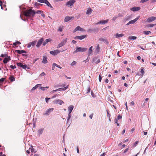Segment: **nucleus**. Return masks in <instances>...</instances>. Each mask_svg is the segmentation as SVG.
<instances>
[{
    "mask_svg": "<svg viewBox=\"0 0 156 156\" xmlns=\"http://www.w3.org/2000/svg\"><path fill=\"white\" fill-rule=\"evenodd\" d=\"M52 41L51 39L50 38L47 39L43 42V45L44 46H45L46 44L48 43V42L51 41Z\"/></svg>",
    "mask_w": 156,
    "mask_h": 156,
    "instance_id": "f3484780",
    "label": "nucleus"
},
{
    "mask_svg": "<svg viewBox=\"0 0 156 156\" xmlns=\"http://www.w3.org/2000/svg\"><path fill=\"white\" fill-rule=\"evenodd\" d=\"M151 33L150 31H144V33L146 35H148Z\"/></svg>",
    "mask_w": 156,
    "mask_h": 156,
    "instance_id": "ea45409f",
    "label": "nucleus"
},
{
    "mask_svg": "<svg viewBox=\"0 0 156 156\" xmlns=\"http://www.w3.org/2000/svg\"><path fill=\"white\" fill-rule=\"evenodd\" d=\"M11 60L10 56H7L4 59L3 62L4 63L6 64Z\"/></svg>",
    "mask_w": 156,
    "mask_h": 156,
    "instance_id": "ddd939ff",
    "label": "nucleus"
},
{
    "mask_svg": "<svg viewBox=\"0 0 156 156\" xmlns=\"http://www.w3.org/2000/svg\"><path fill=\"white\" fill-rule=\"evenodd\" d=\"M149 0H141V1H140V2L141 3H144V2H147L148 1H149Z\"/></svg>",
    "mask_w": 156,
    "mask_h": 156,
    "instance_id": "4d7b16f0",
    "label": "nucleus"
},
{
    "mask_svg": "<svg viewBox=\"0 0 156 156\" xmlns=\"http://www.w3.org/2000/svg\"><path fill=\"white\" fill-rule=\"evenodd\" d=\"M37 41H35L31 42L27 44V47L28 48H29L31 46L34 47L35 46L36 44V43Z\"/></svg>",
    "mask_w": 156,
    "mask_h": 156,
    "instance_id": "0eeeda50",
    "label": "nucleus"
},
{
    "mask_svg": "<svg viewBox=\"0 0 156 156\" xmlns=\"http://www.w3.org/2000/svg\"><path fill=\"white\" fill-rule=\"evenodd\" d=\"M7 55H3V54H2L1 55V57H7Z\"/></svg>",
    "mask_w": 156,
    "mask_h": 156,
    "instance_id": "680f3d73",
    "label": "nucleus"
},
{
    "mask_svg": "<svg viewBox=\"0 0 156 156\" xmlns=\"http://www.w3.org/2000/svg\"><path fill=\"white\" fill-rule=\"evenodd\" d=\"M140 72L141 73V75L142 76L144 73V70L143 69H141Z\"/></svg>",
    "mask_w": 156,
    "mask_h": 156,
    "instance_id": "58836bf2",
    "label": "nucleus"
},
{
    "mask_svg": "<svg viewBox=\"0 0 156 156\" xmlns=\"http://www.w3.org/2000/svg\"><path fill=\"white\" fill-rule=\"evenodd\" d=\"M122 118V116H121L119 114L118 115L117 117V119H121Z\"/></svg>",
    "mask_w": 156,
    "mask_h": 156,
    "instance_id": "09e8293b",
    "label": "nucleus"
},
{
    "mask_svg": "<svg viewBox=\"0 0 156 156\" xmlns=\"http://www.w3.org/2000/svg\"><path fill=\"white\" fill-rule=\"evenodd\" d=\"M93 61L95 62L96 64H98L100 62V59H98L97 58H93Z\"/></svg>",
    "mask_w": 156,
    "mask_h": 156,
    "instance_id": "4be33fe9",
    "label": "nucleus"
},
{
    "mask_svg": "<svg viewBox=\"0 0 156 156\" xmlns=\"http://www.w3.org/2000/svg\"><path fill=\"white\" fill-rule=\"evenodd\" d=\"M147 27H154V25H153L152 24H148L147 25Z\"/></svg>",
    "mask_w": 156,
    "mask_h": 156,
    "instance_id": "603ef678",
    "label": "nucleus"
},
{
    "mask_svg": "<svg viewBox=\"0 0 156 156\" xmlns=\"http://www.w3.org/2000/svg\"><path fill=\"white\" fill-rule=\"evenodd\" d=\"M60 52V51L58 50H56L54 51H50V53L53 55H55L59 53Z\"/></svg>",
    "mask_w": 156,
    "mask_h": 156,
    "instance_id": "1a4fd4ad",
    "label": "nucleus"
},
{
    "mask_svg": "<svg viewBox=\"0 0 156 156\" xmlns=\"http://www.w3.org/2000/svg\"><path fill=\"white\" fill-rule=\"evenodd\" d=\"M106 111L107 112V116H108V117H110V114H109H109L108 110H106Z\"/></svg>",
    "mask_w": 156,
    "mask_h": 156,
    "instance_id": "0e129e2a",
    "label": "nucleus"
},
{
    "mask_svg": "<svg viewBox=\"0 0 156 156\" xmlns=\"http://www.w3.org/2000/svg\"><path fill=\"white\" fill-rule=\"evenodd\" d=\"M138 141H136V142H135L134 143V145H133V146L134 147H135L136 146V145L138 144Z\"/></svg>",
    "mask_w": 156,
    "mask_h": 156,
    "instance_id": "864d4df0",
    "label": "nucleus"
},
{
    "mask_svg": "<svg viewBox=\"0 0 156 156\" xmlns=\"http://www.w3.org/2000/svg\"><path fill=\"white\" fill-rule=\"evenodd\" d=\"M117 17H118L117 16H116L114 17L112 19V20L113 21H115L117 19Z\"/></svg>",
    "mask_w": 156,
    "mask_h": 156,
    "instance_id": "5fc2aeb1",
    "label": "nucleus"
},
{
    "mask_svg": "<svg viewBox=\"0 0 156 156\" xmlns=\"http://www.w3.org/2000/svg\"><path fill=\"white\" fill-rule=\"evenodd\" d=\"M87 37V35H83L82 36H76L74 37L75 39L82 40Z\"/></svg>",
    "mask_w": 156,
    "mask_h": 156,
    "instance_id": "6e6552de",
    "label": "nucleus"
},
{
    "mask_svg": "<svg viewBox=\"0 0 156 156\" xmlns=\"http://www.w3.org/2000/svg\"><path fill=\"white\" fill-rule=\"evenodd\" d=\"M140 9V8L139 7H134L130 9L131 10L135 12L139 11Z\"/></svg>",
    "mask_w": 156,
    "mask_h": 156,
    "instance_id": "dca6fc26",
    "label": "nucleus"
},
{
    "mask_svg": "<svg viewBox=\"0 0 156 156\" xmlns=\"http://www.w3.org/2000/svg\"><path fill=\"white\" fill-rule=\"evenodd\" d=\"M99 40L100 41H102L106 44L108 43V41L106 39H104L103 38H100L99 39Z\"/></svg>",
    "mask_w": 156,
    "mask_h": 156,
    "instance_id": "b1692460",
    "label": "nucleus"
},
{
    "mask_svg": "<svg viewBox=\"0 0 156 156\" xmlns=\"http://www.w3.org/2000/svg\"><path fill=\"white\" fill-rule=\"evenodd\" d=\"M76 63V62L75 61H73V62L71 63V66H73L75 65Z\"/></svg>",
    "mask_w": 156,
    "mask_h": 156,
    "instance_id": "49530a36",
    "label": "nucleus"
},
{
    "mask_svg": "<svg viewBox=\"0 0 156 156\" xmlns=\"http://www.w3.org/2000/svg\"><path fill=\"white\" fill-rule=\"evenodd\" d=\"M35 13V11L31 9L26 10L23 12V14L25 16L29 17H33Z\"/></svg>",
    "mask_w": 156,
    "mask_h": 156,
    "instance_id": "f257e3e1",
    "label": "nucleus"
},
{
    "mask_svg": "<svg viewBox=\"0 0 156 156\" xmlns=\"http://www.w3.org/2000/svg\"><path fill=\"white\" fill-rule=\"evenodd\" d=\"M108 20H101V21H99V22H98V23H97L96 24L98 25L99 24H105V23H107L108 22Z\"/></svg>",
    "mask_w": 156,
    "mask_h": 156,
    "instance_id": "2eb2a0df",
    "label": "nucleus"
},
{
    "mask_svg": "<svg viewBox=\"0 0 156 156\" xmlns=\"http://www.w3.org/2000/svg\"><path fill=\"white\" fill-rule=\"evenodd\" d=\"M129 150V148H128L125 150L124 152H123V153H125L127 151H128V150Z\"/></svg>",
    "mask_w": 156,
    "mask_h": 156,
    "instance_id": "6e6d98bb",
    "label": "nucleus"
},
{
    "mask_svg": "<svg viewBox=\"0 0 156 156\" xmlns=\"http://www.w3.org/2000/svg\"><path fill=\"white\" fill-rule=\"evenodd\" d=\"M69 86L67 85L66 87H64L63 88H61V91L63 90V91H65V90L67 89L68 88Z\"/></svg>",
    "mask_w": 156,
    "mask_h": 156,
    "instance_id": "72a5a7b5",
    "label": "nucleus"
},
{
    "mask_svg": "<svg viewBox=\"0 0 156 156\" xmlns=\"http://www.w3.org/2000/svg\"><path fill=\"white\" fill-rule=\"evenodd\" d=\"M71 114H68V116L67 117V123L68 122L69 120L70 119L71 117Z\"/></svg>",
    "mask_w": 156,
    "mask_h": 156,
    "instance_id": "4c0bfd02",
    "label": "nucleus"
},
{
    "mask_svg": "<svg viewBox=\"0 0 156 156\" xmlns=\"http://www.w3.org/2000/svg\"><path fill=\"white\" fill-rule=\"evenodd\" d=\"M102 80V77L99 75V80L100 82H101Z\"/></svg>",
    "mask_w": 156,
    "mask_h": 156,
    "instance_id": "13d9d810",
    "label": "nucleus"
},
{
    "mask_svg": "<svg viewBox=\"0 0 156 156\" xmlns=\"http://www.w3.org/2000/svg\"><path fill=\"white\" fill-rule=\"evenodd\" d=\"M16 65L17 66L20 67H21L24 69H30V68L27 65H23V64L22 63H17Z\"/></svg>",
    "mask_w": 156,
    "mask_h": 156,
    "instance_id": "7ed1b4c3",
    "label": "nucleus"
},
{
    "mask_svg": "<svg viewBox=\"0 0 156 156\" xmlns=\"http://www.w3.org/2000/svg\"><path fill=\"white\" fill-rule=\"evenodd\" d=\"M118 16V17H122L123 16L122 15V14L121 13H119Z\"/></svg>",
    "mask_w": 156,
    "mask_h": 156,
    "instance_id": "e2e57ef3",
    "label": "nucleus"
},
{
    "mask_svg": "<svg viewBox=\"0 0 156 156\" xmlns=\"http://www.w3.org/2000/svg\"><path fill=\"white\" fill-rule=\"evenodd\" d=\"M15 51L19 54H21L22 53H26V51L23 50H16Z\"/></svg>",
    "mask_w": 156,
    "mask_h": 156,
    "instance_id": "6ab92c4d",
    "label": "nucleus"
},
{
    "mask_svg": "<svg viewBox=\"0 0 156 156\" xmlns=\"http://www.w3.org/2000/svg\"><path fill=\"white\" fill-rule=\"evenodd\" d=\"M59 44L60 45H61V47L63 46L64 45V44L62 42L60 43Z\"/></svg>",
    "mask_w": 156,
    "mask_h": 156,
    "instance_id": "338daca9",
    "label": "nucleus"
},
{
    "mask_svg": "<svg viewBox=\"0 0 156 156\" xmlns=\"http://www.w3.org/2000/svg\"><path fill=\"white\" fill-rule=\"evenodd\" d=\"M124 35V34H116L115 36L116 37V38H119L120 37H121L123 36Z\"/></svg>",
    "mask_w": 156,
    "mask_h": 156,
    "instance_id": "a878e982",
    "label": "nucleus"
},
{
    "mask_svg": "<svg viewBox=\"0 0 156 156\" xmlns=\"http://www.w3.org/2000/svg\"><path fill=\"white\" fill-rule=\"evenodd\" d=\"M136 39V37L135 36H129L128 37V39L130 40H135Z\"/></svg>",
    "mask_w": 156,
    "mask_h": 156,
    "instance_id": "7c9ffc66",
    "label": "nucleus"
},
{
    "mask_svg": "<svg viewBox=\"0 0 156 156\" xmlns=\"http://www.w3.org/2000/svg\"><path fill=\"white\" fill-rule=\"evenodd\" d=\"M10 67L12 69H14L16 68V67L15 66H13L12 65L10 66Z\"/></svg>",
    "mask_w": 156,
    "mask_h": 156,
    "instance_id": "8fccbe9b",
    "label": "nucleus"
},
{
    "mask_svg": "<svg viewBox=\"0 0 156 156\" xmlns=\"http://www.w3.org/2000/svg\"><path fill=\"white\" fill-rule=\"evenodd\" d=\"M67 38H66L64 39V40H63L62 41V42L64 44V45L66 44L67 42Z\"/></svg>",
    "mask_w": 156,
    "mask_h": 156,
    "instance_id": "a18cd8bd",
    "label": "nucleus"
},
{
    "mask_svg": "<svg viewBox=\"0 0 156 156\" xmlns=\"http://www.w3.org/2000/svg\"><path fill=\"white\" fill-rule=\"evenodd\" d=\"M74 18L73 16H66L64 19L65 22H67L68 21L71 20L73 19Z\"/></svg>",
    "mask_w": 156,
    "mask_h": 156,
    "instance_id": "f8f14e48",
    "label": "nucleus"
},
{
    "mask_svg": "<svg viewBox=\"0 0 156 156\" xmlns=\"http://www.w3.org/2000/svg\"><path fill=\"white\" fill-rule=\"evenodd\" d=\"M61 91V88H58L57 89H56V90H53L52 91H51V92L52 93H54L56 91Z\"/></svg>",
    "mask_w": 156,
    "mask_h": 156,
    "instance_id": "79ce46f5",
    "label": "nucleus"
},
{
    "mask_svg": "<svg viewBox=\"0 0 156 156\" xmlns=\"http://www.w3.org/2000/svg\"><path fill=\"white\" fill-rule=\"evenodd\" d=\"M93 48V47L92 46H91L89 49L88 50V55L89 56L90 55H91L92 52V49Z\"/></svg>",
    "mask_w": 156,
    "mask_h": 156,
    "instance_id": "bb28decb",
    "label": "nucleus"
},
{
    "mask_svg": "<svg viewBox=\"0 0 156 156\" xmlns=\"http://www.w3.org/2000/svg\"><path fill=\"white\" fill-rule=\"evenodd\" d=\"M30 149L31 150V151L32 152H34V153H35L36 152V150L34 149L33 148L32 146H31V148H30L29 150Z\"/></svg>",
    "mask_w": 156,
    "mask_h": 156,
    "instance_id": "473e14b6",
    "label": "nucleus"
},
{
    "mask_svg": "<svg viewBox=\"0 0 156 156\" xmlns=\"http://www.w3.org/2000/svg\"><path fill=\"white\" fill-rule=\"evenodd\" d=\"M139 18L140 16H139L136 17V18L134 20L130 21L129 23H130V24L134 23L137 21V20L139 19Z\"/></svg>",
    "mask_w": 156,
    "mask_h": 156,
    "instance_id": "a211bd4d",
    "label": "nucleus"
},
{
    "mask_svg": "<svg viewBox=\"0 0 156 156\" xmlns=\"http://www.w3.org/2000/svg\"><path fill=\"white\" fill-rule=\"evenodd\" d=\"M54 110L53 108H51L47 109L45 112L43 114L44 115H49L50 113L52 112Z\"/></svg>",
    "mask_w": 156,
    "mask_h": 156,
    "instance_id": "20e7f679",
    "label": "nucleus"
},
{
    "mask_svg": "<svg viewBox=\"0 0 156 156\" xmlns=\"http://www.w3.org/2000/svg\"><path fill=\"white\" fill-rule=\"evenodd\" d=\"M44 38H41L38 41L37 44L36 45V47L39 48L40 47L41 44H42L44 41Z\"/></svg>",
    "mask_w": 156,
    "mask_h": 156,
    "instance_id": "423d86ee",
    "label": "nucleus"
},
{
    "mask_svg": "<svg viewBox=\"0 0 156 156\" xmlns=\"http://www.w3.org/2000/svg\"><path fill=\"white\" fill-rule=\"evenodd\" d=\"M78 30L81 31H85V30L83 28H81L80 27L77 26L74 30L73 32H75Z\"/></svg>",
    "mask_w": 156,
    "mask_h": 156,
    "instance_id": "9b49d317",
    "label": "nucleus"
},
{
    "mask_svg": "<svg viewBox=\"0 0 156 156\" xmlns=\"http://www.w3.org/2000/svg\"><path fill=\"white\" fill-rule=\"evenodd\" d=\"M147 102H144V103L142 105V107H144L145 106L147 105Z\"/></svg>",
    "mask_w": 156,
    "mask_h": 156,
    "instance_id": "de8ad7c7",
    "label": "nucleus"
},
{
    "mask_svg": "<svg viewBox=\"0 0 156 156\" xmlns=\"http://www.w3.org/2000/svg\"><path fill=\"white\" fill-rule=\"evenodd\" d=\"M74 108V106L72 105H69L68 107V114H71L72 110Z\"/></svg>",
    "mask_w": 156,
    "mask_h": 156,
    "instance_id": "4468645a",
    "label": "nucleus"
},
{
    "mask_svg": "<svg viewBox=\"0 0 156 156\" xmlns=\"http://www.w3.org/2000/svg\"><path fill=\"white\" fill-rule=\"evenodd\" d=\"M75 2L76 0H70L66 2V5L69 7H70L73 5Z\"/></svg>",
    "mask_w": 156,
    "mask_h": 156,
    "instance_id": "39448f33",
    "label": "nucleus"
},
{
    "mask_svg": "<svg viewBox=\"0 0 156 156\" xmlns=\"http://www.w3.org/2000/svg\"><path fill=\"white\" fill-rule=\"evenodd\" d=\"M0 156H5V154H2V153L1 152L0 153Z\"/></svg>",
    "mask_w": 156,
    "mask_h": 156,
    "instance_id": "69168bd1",
    "label": "nucleus"
},
{
    "mask_svg": "<svg viewBox=\"0 0 156 156\" xmlns=\"http://www.w3.org/2000/svg\"><path fill=\"white\" fill-rule=\"evenodd\" d=\"M48 88H49L48 87H40V89L42 90H47Z\"/></svg>",
    "mask_w": 156,
    "mask_h": 156,
    "instance_id": "c756f323",
    "label": "nucleus"
},
{
    "mask_svg": "<svg viewBox=\"0 0 156 156\" xmlns=\"http://www.w3.org/2000/svg\"><path fill=\"white\" fill-rule=\"evenodd\" d=\"M92 9L90 8H88L87 11L86 12V14L87 15H89L90 14H91L92 12Z\"/></svg>",
    "mask_w": 156,
    "mask_h": 156,
    "instance_id": "5701e85b",
    "label": "nucleus"
},
{
    "mask_svg": "<svg viewBox=\"0 0 156 156\" xmlns=\"http://www.w3.org/2000/svg\"><path fill=\"white\" fill-rule=\"evenodd\" d=\"M45 75V74L44 72H42L40 74V76H43Z\"/></svg>",
    "mask_w": 156,
    "mask_h": 156,
    "instance_id": "bf43d9fd",
    "label": "nucleus"
},
{
    "mask_svg": "<svg viewBox=\"0 0 156 156\" xmlns=\"http://www.w3.org/2000/svg\"><path fill=\"white\" fill-rule=\"evenodd\" d=\"M46 5H47L48 7H50L51 8H53L52 6L51 5L49 2H48L47 0H46V1H45V3Z\"/></svg>",
    "mask_w": 156,
    "mask_h": 156,
    "instance_id": "cd10ccee",
    "label": "nucleus"
},
{
    "mask_svg": "<svg viewBox=\"0 0 156 156\" xmlns=\"http://www.w3.org/2000/svg\"><path fill=\"white\" fill-rule=\"evenodd\" d=\"M90 87H89L87 90V93H88L90 91Z\"/></svg>",
    "mask_w": 156,
    "mask_h": 156,
    "instance_id": "3c124183",
    "label": "nucleus"
},
{
    "mask_svg": "<svg viewBox=\"0 0 156 156\" xmlns=\"http://www.w3.org/2000/svg\"><path fill=\"white\" fill-rule=\"evenodd\" d=\"M156 19V17L154 16H151L148 18L147 21L149 23L151 22Z\"/></svg>",
    "mask_w": 156,
    "mask_h": 156,
    "instance_id": "9d476101",
    "label": "nucleus"
},
{
    "mask_svg": "<svg viewBox=\"0 0 156 156\" xmlns=\"http://www.w3.org/2000/svg\"><path fill=\"white\" fill-rule=\"evenodd\" d=\"M53 66H55L57 67L58 68L60 69H61L62 68V67H60L59 65H57V64H56V63H53Z\"/></svg>",
    "mask_w": 156,
    "mask_h": 156,
    "instance_id": "c9c22d12",
    "label": "nucleus"
},
{
    "mask_svg": "<svg viewBox=\"0 0 156 156\" xmlns=\"http://www.w3.org/2000/svg\"><path fill=\"white\" fill-rule=\"evenodd\" d=\"M95 30V28H93L92 29H89L87 30V31L88 32H90L92 31H94Z\"/></svg>",
    "mask_w": 156,
    "mask_h": 156,
    "instance_id": "e433bc0d",
    "label": "nucleus"
},
{
    "mask_svg": "<svg viewBox=\"0 0 156 156\" xmlns=\"http://www.w3.org/2000/svg\"><path fill=\"white\" fill-rule=\"evenodd\" d=\"M37 1L40 3H44L46 0H37Z\"/></svg>",
    "mask_w": 156,
    "mask_h": 156,
    "instance_id": "37998d69",
    "label": "nucleus"
},
{
    "mask_svg": "<svg viewBox=\"0 0 156 156\" xmlns=\"http://www.w3.org/2000/svg\"><path fill=\"white\" fill-rule=\"evenodd\" d=\"M48 62L47 57L45 56H44L43 57V60L42 61V62L44 64H46Z\"/></svg>",
    "mask_w": 156,
    "mask_h": 156,
    "instance_id": "393cba45",
    "label": "nucleus"
},
{
    "mask_svg": "<svg viewBox=\"0 0 156 156\" xmlns=\"http://www.w3.org/2000/svg\"><path fill=\"white\" fill-rule=\"evenodd\" d=\"M44 131V129L43 128H41L39 129L38 130V134L40 136L41 135L43 132Z\"/></svg>",
    "mask_w": 156,
    "mask_h": 156,
    "instance_id": "aec40b11",
    "label": "nucleus"
},
{
    "mask_svg": "<svg viewBox=\"0 0 156 156\" xmlns=\"http://www.w3.org/2000/svg\"><path fill=\"white\" fill-rule=\"evenodd\" d=\"M100 47L99 44L97 46L96 48V52L97 53H98L99 51Z\"/></svg>",
    "mask_w": 156,
    "mask_h": 156,
    "instance_id": "2f4dec72",
    "label": "nucleus"
},
{
    "mask_svg": "<svg viewBox=\"0 0 156 156\" xmlns=\"http://www.w3.org/2000/svg\"><path fill=\"white\" fill-rule=\"evenodd\" d=\"M41 84H37L35 85L34 87H33L31 90V91L37 89L39 85H41Z\"/></svg>",
    "mask_w": 156,
    "mask_h": 156,
    "instance_id": "c85d7f7f",
    "label": "nucleus"
},
{
    "mask_svg": "<svg viewBox=\"0 0 156 156\" xmlns=\"http://www.w3.org/2000/svg\"><path fill=\"white\" fill-rule=\"evenodd\" d=\"M134 105V103L133 101H131L130 103V105L131 106H132L133 105Z\"/></svg>",
    "mask_w": 156,
    "mask_h": 156,
    "instance_id": "052dcab7",
    "label": "nucleus"
},
{
    "mask_svg": "<svg viewBox=\"0 0 156 156\" xmlns=\"http://www.w3.org/2000/svg\"><path fill=\"white\" fill-rule=\"evenodd\" d=\"M55 102L56 103H58L60 105H62V104L64 103V102L62 100L60 99L56 100Z\"/></svg>",
    "mask_w": 156,
    "mask_h": 156,
    "instance_id": "412c9836",
    "label": "nucleus"
},
{
    "mask_svg": "<svg viewBox=\"0 0 156 156\" xmlns=\"http://www.w3.org/2000/svg\"><path fill=\"white\" fill-rule=\"evenodd\" d=\"M43 12V11H41V10H38V11H37V12H36V13L38 14H41L42 13V12Z\"/></svg>",
    "mask_w": 156,
    "mask_h": 156,
    "instance_id": "c03bdc74",
    "label": "nucleus"
},
{
    "mask_svg": "<svg viewBox=\"0 0 156 156\" xmlns=\"http://www.w3.org/2000/svg\"><path fill=\"white\" fill-rule=\"evenodd\" d=\"M9 79L11 81H14L15 80V79L13 76H10L9 78Z\"/></svg>",
    "mask_w": 156,
    "mask_h": 156,
    "instance_id": "f704fd0d",
    "label": "nucleus"
},
{
    "mask_svg": "<svg viewBox=\"0 0 156 156\" xmlns=\"http://www.w3.org/2000/svg\"><path fill=\"white\" fill-rule=\"evenodd\" d=\"M76 50L73 52V54H75L78 52H84L86 51L87 49L86 48H82L81 47H76Z\"/></svg>",
    "mask_w": 156,
    "mask_h": 156,
    "instance_id": "f03ea898",
    "label": "nucleus"
},
{
    "mask_svg": "<svg viewBox=\"0 0 156 156\" xmlns=\"http://www.w3.org/2000/svg\"><path fill=\"white\" fill-rule=\"evenodd\" d=\"M21 44V43L18 41H17L15 42H14L13 43V45L14 46H16L17 44Z\"/></svg>",
    "mask_w": 156,
    "mask_h": 156,
    "instance_id": "a19ab883",
    "label": "nucleus"
},
{
    "mask_svg": "<svg viewBox=\"0 0 156 156\" xmlns=\"http://www.w3.org/2000/svg\"><path fill=\"white\" fill-rule=\"evenodd\" d=\"M106 155V153H104L103 154H101L100 156H105Z\"/></svg>",
    "mask_w": 156,
    "mask_h": 156,
    "instance_id": "774afa93",
    "label": "nucleus"
}]
</instances>
